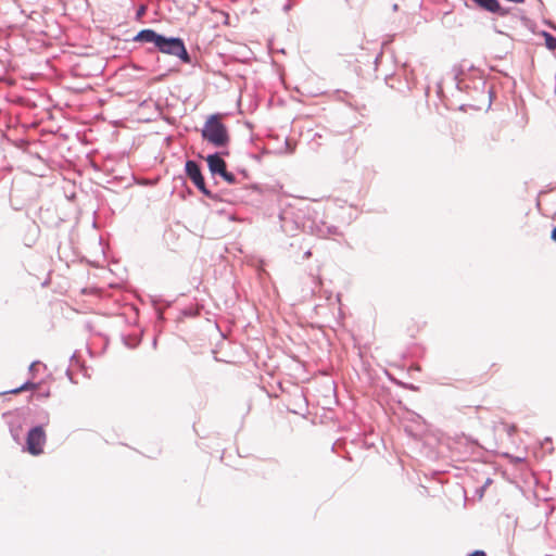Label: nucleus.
Wrapping results in <instances>:
<instances>
[{
    "mask_svg": "<svg viewBox=\"0 0 556 556\" xmlns=\"http://www.w3.org/2000/svg\"><path fill=\"white\" fill-rule=\"evenodd\" d=\"M202 137L215 147H224L229 140L225 125L216 115L210 116L205 122Z\"/></svg>",
    "mask_w": 556,
    "mask_h": 556,
    "instance_id": "f257e3e1",
    "label": "nucleus"
},
{
    "mask_svg": "<svg viewBox=\"0 0 556 556\" xmlns=\"http://www.w3.org/2000/svg\"><path fill=\"white\" fill-rule=\"evenodd\" d=\"M156 48L164 54L177 56L184 63L190 62V56L187 52L184 41L180 38H166L161 36L160 41L156 42Z\"/></svg>",
    "mask_w": 556,
    "mask_h": 556,
    "instance_id": "f03ea898",
    "label": "nucleus"
},
{
    "mask_svg": "<svg viewBox=\"0 0 556 556\" xmlns=\"http://www.w3.org/2000/svg\"><path fill=\"white\" fill-rule=\"evenodd\" d=\"M47 441L46 431L41 426L31 428L26 437V450L29 454L38 456L43 453Z\"/></svg>",
    "mask_w": 556,
    "mask_h": 556,
    "instance_id": "7ed1b4c3",
    "label": "nucleus"
},
{
    "mask_svg": "<svg viewBox=\"0 0 556 556\" xmlns=\"http://www.w3.org/2000/svg\"><path fill=\"white\" fill-rule=\"evenodd\" d=\"M186 173L191 181L204 193H208L205 188V181L201 174L199 165L194 161H187Z\"/></svg>",
    "mask_w": 556,
    "mask_h": 556,
    "instance_id": "20e7f679",
    "label": "nucleus"
},
{
    "mask_svg": "<svg viewBox=\"0 0 556 556\" xmlns=\"http://www.w3.org/2000/svg\"><path fill=\"white\" fill-rule=\"evenodd\" d=\"M479 8L489 11L491 13H496L501 16H505L508 14V10L502 8L497 0H472Z\"/></svg>",
    "mask_w": 556,
    "mask_h": 556,
    "instance_id": "39448f33",
    "label": "nucleus"
},
{
    "mask_svg": "<svg viewBox=\"0 0 556 556\" xmlns=\"http://www.w3.org/2000/svg\"><path fill=\"white\" fill-rule=\"evenodd\" d=\"M206 161L213 174L226 175V163L218 154L208 155Z\"/></svg>",
    "mask_w": 556,
    "mask_h": 556,
    "instance_id": "423d86ee",
    "label": "nucleus"
},
{
    "mask_svg": "<svg viewBox=\"0 0 556 556\" xmlns=\"http://www.w3.org/2000/svg\"><path fill=\"white\" fill-rule=\"evenodd\" d=\"M162 35H159L153 29H142L135 37L136 41L140 42H152L156 47V42L160 41Z\"/></svg>",
    "mask_w": 556,
    "mask_h": 556,
    "instance_id": "0eeeda50",
    "label": "nucleus"
},
{
    "mask_svg": "<svg viewBox=\"0 0 556 556\" xmlns=\"http://www.w3.org/2000/svg\"><path fill=\"white\" fill-rule=\"evenodd\" d=\"M37 387V384L33 383V382H25L24 384H22L21 387L16 388V389H13L11 391H9L8 393H12V394H17L20 392H23V391H27V390H33Z\"/></svg>",
    "mask_w": 556,
    "mask_h": 556,
    "instance_id": "6e6552de",
    "label": "nucleus"
},
{
    "mask_svg": "<svg viewBox=\"0 0 556 556\" xmlns=\"http://www.w3.org/2000/svg\"><path fill=\"white\" fill-rule=\"evenodd\" d=\"M544 37H545V45H546V47L549 50H555L556 49V38L553 37L551 34H547V33L544 34Z\"/></svg>",
    "mask_w": 556,
    "mask_h": 556,
    "instance_id": "1a4fd4ad",
    "label": "nucleus"
},
{
    "mask_svg": "<svg viewBox=\"0 0 556 556\" xmlns=\"http://www.w3.org/2000/svg\"><path fill=\"white\" fill-rule=\"evenodd\" d=\"M49 396H50V390H47V391H45L42 393L33 394L30 396V399L36 397V399L40 400V399H46V397H49Z\"/></svg>",
    "mask_w": 556,
    "mask_h": 556,
    "instance_id": "9d476101",
    "label": "nucleus"
},
{
    "mask_svg": "<svg viewBox=\"0 0 556 556\" xmlns=\"http://www.w3.org/2000/svg\"><path fill=\"white\" fill-rule=\"evenodd\" d=\"M469 556H486V554L483 551H475Z\"/></svg>",
    "mask_w": 556,
    "mask_h": 556,
    "instance_id": "9b49d317",
    "label": "nucleus"
},
{
    "mask_svg": "<svg viewBox=\"0 0 556 556\" xmlns=\"http://www.w3.org/2000/svg\"><path fill=\"white\" fill-rule=\"evenodd\" d=\"M227 181L232 182L233 176L226 172V175H222Z\"/></svg>",
    "mask_w": 556,
    "mask_h": 556,
    "instance_id": "f8f14e48",
    "label": "nucleus"
},
{
    "mask_svg": "<svg viewBox=\"0 0 556 556\" xmlns=\"http://www.w3.org/2000/svg\"><path fill=\"white\" fill-rule=\"evenodd\" d=\"M552 239L556 242V227L552 231Z\"/></svg>",
    "mask_w": 556,
    "mask_h": 556,
    "instance_id": "ddd939ff",
    "label": "nucleus"
},
{
    "mask_svg": "<svg viewBox=\"0 0 556 556\" xmlns=\"http://www.w3.org/2000/svg\"><path fill=\"white\" fill-rule=\"evenodd\" d=\"M143 11H144V8H141V10H139L138 14L140 15Z\"/></svg>",
    "mask_w": 556,
    "mask_h": 556,
    "instance_id": "4468645a",
    "label": "nucleus"
}]
</instances>
